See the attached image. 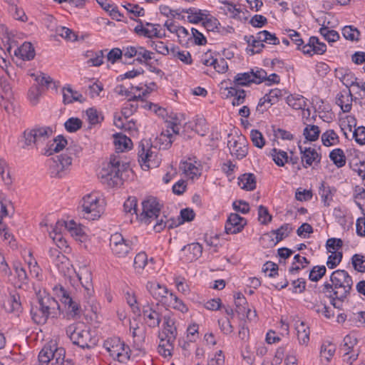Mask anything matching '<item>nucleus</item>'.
<instances>
[{"instance_id": "nucleus-49", "label": "nucleus", "mask_w": 365, "mask_h": 365, "mask_svg": "<svg viewBox=\"0 0 365 365\" xmlns=\"http://www.w3.org/2000/svg\"><path fill=\"white\" fill-rule=\"evenodd\" d=\"M250 138L253 145L259 148H262L265 144L263 135L258 130L253 129L250 133Z\"/></svg>"}, {"instance_id": "nucleus-22", "label": "nucleus", "mask_w": 365, "mask_h": 365, "mask_svg": "<svg viewBox=\"0 0 365 365\" xmlns=\"http://www.w3.org/2000/svg\"><path fill=\"white\" fill-rule=\"evenodd\" d=\"M238 184L242 189L252 191L256 188V177L253 173H244L238 178Z\"/></svg>"}, {"instance_id": "nucleus-18", "label": "nucleus", "mask_w": 365, "mask_h": 365, "mask_svg": "<svg viewBox=\"0 0 365 365\" xmlns=\"http://www.w3.org/2000/svg\"><path fill=\"white\" fill-rule=\"evenodd\" d=\"M356 99V98H353L350 89L347 91L344 90L337 94L336 103L340 106L344 113H349L352 108V101Z\"/></svg>"}, {"instance_id": "nucleus-12", "label": "nucleus", "mask_w": 365, "mask_h": 365, "mask_svg": "<svg viewBox=\"0 0 365 365\" xmlns=\"http://www.w3.org/2000/svg\"><path fill=\"white\" fill-rule=\"evenodd\" d=\"M140 141L138 146V161L143 163L147 168H150L152 167H157L159 164V161L157 160V155L150 150L149 143L147 140Z\"/></svg>"}, {"instance_id": "nucleus-30", "label": "nucleus", "mask_w": 365, "mask_h": 365, "mask_svg": "<svg viewBox=\"0 0 365 365\" xmlns=\"http://www.w3.org/2000/svg\"><path fill=\"white\" fill-rule=\"evenodd\" d=\"M270 155L273 161L279 167H283L286 163H289V156L287 152L277 148H273L270 151Z\"/></svg>"}, {"instance_id": "nucleus-14", "label": "nucleus", "mask_w": 365, "mask_h": 365, "mask_svg": "<svg viewBox=\"0 0 365 365\" xmlns=\"http://www.w3.org/2000/svg\"><path fill=\"white\" fill-rule=\"evenodd\" d=\"M146 289L155 299L163 304H167L169 298L167 294L169 293V290L165 286L161 285L157 282H148Z\"/></svg>"}, {"instance_id": "nucleus-31", "label": "nucleus", "mask_w": 365, "mask_h": 365, "mask_svg": "<svg viewBox=\"0 0 365 365\" xmlns=\"http://www.w3.org/2000/svg\"><path fill=\"white\" fill-rule=\"evenodd\" d=\"M293 228L290 224L284 223L277 230H272V233L275 235L276 242H279L287 237Z\"/></svg>"}, {"instance_id": "nucleus-62", "label": "nucleus", "mask_w": 365, "mask_h": 365, "mask_svg": "<svg viewBox=\"0 0 365 365\" xmlns=\"http://www.w3.org/2000/svg\"><path fill=\"white\" fill-rule=\"evenodd\" d=\"M232 207L236 212H241L242 214H247L250 210L249 203L242 200L235 201L232 203Z\"/></svg>"}, {"instance_id": "nucleus-60", "label": "nucleus", "mask_w": 365, "mask_h": 365, "mask_svg": "<svg viewBox=\"0 0 365 365\" xmlns=\"http://www.w3.org/2000/svg\"><path fill=\"white\" fill-rule=\"evenodd\" d=\"M278 269V265L271 261H267L264 264L262 267L263 272L267 273L268 271H269V273L268 274V277H274L276 275H277Z\"/></svg>"}, {"instance_id": "nucleus-19", "label": "nucleus", "mask_w": 365, "mask_h": 365, "mask_svg": "<svg viewBox=\"0 0 365 365\" xmlns=\"http://www.w3.org/2000/svg\"><path fill=\"white\" fill-rule=\"evenodd\" d=\"M62 91L63 103L65 105L72 103L74 101L83 103L86 101L82 94L78 93L77 91L73 90L70 85L64 86Z\"/></svg>"}, {"instance_id": "nucleus-1", "label": "nucleus", "mask_w": 365, "mask_h": 365, "mask_svg": "<svg viewBox=\"0 0 365 365\" xmlns=\"http://www.w3.org/2000/svg\"><path fill=\"white\" fill-rule=\"evenodd\" d=\"M330 282L323 284L322 292L330 299L334 308L341 309L343 302L351 290L352 278L346 270L337 269L331 273Z\"/></svg>"}, {"instance_id": "nucleus-10", "label": "nucleus", "mask_w": 365, "mask_h": 365, "mask_svg": "<svg viewBox=\"0 0 365 365\" xmlns=\"http://www.w3.org/2000/svg\"><path fill=\"white\" fill-rule=\"evenodd\" d=\"M358 343V339L354 334H347L343 339V344L341 345L340 350L344 351V356H348L344 359L349 365L356 361L359 354V350H354V346Z\"/></svg>"}, {"instance_id": "nucleus-55", "label": "nucleus", "mask_w": 365, "mask_h": 365, "mask_svg": "<svg viewBox=\"0 0 365 365\" xmlns=\"http://www.w3.org/2000/svg\"><path fill=\"white\" fill-rule=\"evenodd\" d=\"M13 269H14L19 280L23 283H26L28 280L27 273L25 269L22 267L20 262H14L13 264Z\"/></svg>"}, {"instance_id": "nucleus-32", "label": "nucleus", "mask_w": 365, "mask_h": 365, "mask_svg": "<svg viewBox=\"0 0 365 365\" xmlns=\"http://www.w3.org/2000/svg\"><path fill=\"white\" fill-rule=\"evenodd\" d=\"M168 306L172 307L173 309H177L182 313H185L188 311L187 307L184 302L175 296L173 292L169 293V298L166 304Z\"/></svg>"}, {"instance_id": "nucleus-48", "label": "nucleus", "mask_w": 365, "mask_h": 365, "mask_svg": "<svg viewBox=\"0 0 365 365\" xmlns=\"http://www.w3.org/2000/svg\"><path fill=\"white\" fill-rule=\"evenodd\" d=\"M343 257L342 252H331V255L328 257L327 265L329 269H334L341 261Z\"/></svg>"}, {"instance_id": "nucleus-20", "label": "nucleus", "mask_w": 365, "mask_h": 365, "mask_svg": "<svg viewBox=\"0 0 365 365\" xmlns=\"http://www.w3.org/2000/svg\"><path fill=\"white\" fill-rule=\"evenodd\" d=\"M77 277L86 294L91 296L93 292L91 272L86 268H83L77 273Z\"/></svg>"}, {"instance_id": "nucleus-16", "label": "nucleus", "mask_w": 365, "mask_h": 365, "mask_svg": "<svg viewBox=\"0 0 365 365\" xmlns=\"http://www.w3.org/2000/svg\"><path fill=\"white\" fill-rule=\"evenodd\" d=\"M326 51L327 45L323 42H320L317 36H311L309 42L302 48L303 53L310 56H312L314 54H324Z\"/></svg>"}, {"instance_id": "nucleus-47", "label": "nucleus", "mask_w": 365, "mask_h": 365, "mask_svg": "<svg viewBox=\"0 0 365 365\" xmlns=\"http://www.w3.org/2000/svg\"><path fill=\"white\" fill-rule=\"evenodd\" d=\"M138 200L135 197H129L123 204V209L126 213H130L131 215L138 213Z\"/></svg>"}, {"instance_id": "nucleus-25", "label": "nucleus", "mask_w": 365, "mask_h": 365, "mask_svg": "<svg viewBox=\"0 0 365 365\" xmlns=\"http://www.w3.org/2000/svg\"><path fill=\"white\" fill-rule=\"evenodd\" d=\"M336 191V190L335 187H331L327 185L324 181L321 182L319 194L320 195L325 206H329L330 202L332 201L333 196Z\"/></svg>"}, {"instance_id": "nucleus-15", "label": "nucleus", "mask_w": 365, "mask_h": 365, "mask_svg": "<svg viewBox=\"0 0 365 365\" xmlns=\"http://www.w3.org/2000/svg\"><path fill=\"white\" fill-rule=\"evenodd\" d=\"M59 295L61 297V302L67 306L68 315L72 318L80 317L81 307L79 304L73 300L68 292L63 287H61L59 289Z\"/></svg>"}, {"instance_id": "nucleus-50", "label": "nucleus", "mask_w": 365, "mask_h": 365, "mask_svg": "<svg viewBox=\"0 0 365 365\" xmlns=\"http://www.w3.org/2000/svg\"><path fill=\"white\" fill-rule=\"evenodd\" d=\"M258 220L262 225H267L272 220V216L264 205H259L258 207Z\"/></svg>"}, {"instance_id": "nucleus-7", "label": "nucleus", "mask_w": 365, "mask_h": 365, "mask_svg": "<svg viewBox=\"0 0 365 365\" xmlns=\"http://www.w3.org/2000/svg\"><path fill=\"white\" fill-rule=\"evenodd\" d=\"M103 346L109 352L110 355L120 362H124L130 358L128 350V346H125L123 341L119 338L110 339L105 341Z\"/></svg>"}, {"instance_id": "nucleus-34", "label": "nucleus", "mask_w": 365, "mask_h": 365, "mask_svg": "<svg viewBox=\"0 0 365 365\" xmlns=\"http://www.w3.org/2000/svg\"><path fill=\"white\" fill-rule=\"evenodd\" d=\"M66 351L63 347H57L56 344H51V365H59L60 362L65 358Z\"/></svg>"}, {"instance_id": "nucleus-41", "label": "nucleus", "mask_w": 365, "mask_h": 365, "mask_svg": "<svg viewBox=\"0 0 365 365\" xmlns=\"http://www.w3.org/2000/svg\"><path fill=\"white\" fill-rule=\"evenodd\" d=\"M83 121L76 117L69 118L65 123V129L68 133H75L82 128Z\"/></svg>"}, {"instance_id": "nucleus-27", "label": "nucleus", "mask_w": 365, "mask_h": 365, "mask_svg": "<svg viewBox=\"0 0 365 365\" xmlns=\"http://www.w3.org/2000/svg\"><path fill=\"white\" fill-rule=\"evenodd\" d=\"M252 71L237 73L233 80L235 86H249L254 83V79L252 76Z\"/></svg>"}, {"instance_id": "nucleus-58", "label": "nucleus", "mask_w": 365, "mask_h": 365, "mask_svg": "<svg viewBox=\"0 0 365 365\" xmlns=\"http://www.w3.org/2000/svg\"><path fill=\"white\" fill-rule=\"evenodd\" d=\"M341 82L348 88V90L353 86L360 87V84L357 82V78L350 71L346 73Z\"/></svg>"}, {"instance_id": "nucleus-35", "label": "nucleus", "mask_w": 365, "mask_h": 365, "mask_svg": "<svg viewBox=\"0 0 365 365\" xmlns=\"http://www.w3.org/2000/svg\"><path fill=\"white\" fill-rule=\"evenodd\" d=\"M303 135L307 141H316L320 135L319 128L315 125H308L304 129Z\"/></svg>"}, {"instance_id": "nucleus-45", "label": "nucleus", "mask_w": 365, "mask_h": 365, "mask_svg": "<svg viewBox=\"0 0 365 365\" xmlns=\"http://www.w3.org/2000/svg\"><path fill=\"white\" fill-rule=\"evenodd\" d=\"M178 222L176 223L173 219L165 222L163 219L161 218L160 220H157V222H155V224L153 225V228L155 232H160L166 227L168 229H173L178 227Z\"/></svg>"}, {"instance_id": "nucleus-54", "label": "nucleus", "mask_w": 365, "mask_h": 365, "mask_svg": "<svg viewBox=\"0 0 365 365\" xmlns=\"http://www.w3.org/2000/svg\"><path fill=\"white\" fill-rule=\"evenodd\" d=\"M180 218L178 219V225L185 222H191L195 217V213L192 209L187 207L180 210Z\"/></svg>"}, {"instance_id": "nucleus-46", "label": "nucleus", "mask_w": 365, "mask_h": 365, "mask_svg": "<svg viewBox=\"0 0 365 365\" xmlns=\"http://www.w3.org/2000/svg\"><path fill=\"white\" fill-rule=\"evenodd\" d=\"M327 269L324 265L314 266L309 272V279L312 282H318L325 275Z\"/></svg>"}, {"instance_id": "nucleus-23", "label": "nucleus", "mask_w": 365, "mask_h": 365, "mask_svg": "<svg viewBox=\"0 0 365 365\" xmlns=\"http://www.w3.org/2000/svg\"><path fill=\"white\" fill-rule=\"evenodd\" d=\"M4 307L8 312H19L21 309L20 296L18 293L10 294L4 303Z\"/></svg>"}, {"instance_id": "nucleus-2", "label": "nucleus", "mask_w": 365, "mask_h": 365, "mask_svg": "<svg viewBox=\"0 0 365 365\" xmlns=\"http://www.w3.org/2000/svg\"><path fill=\"white\" fill-rule=\"evenodd\" d=\"M38 306H31L30 310L31 319L37 324H44L50 317H56L59 314L60 305L50 295H38Z\"/></svg>"}, {"instance_id": "nucleus-59", "label": "nucleus", "mask_w": 365, "mask_h": 365, "mask_svg": "<svg viewBox=\"0 0 365 365\" xmlns=\"http://www.w3.org/2000/svg\"><path fill=\"white\" fill-rule=\"evenodd\" d=\"M148 263V256L145 252H141L136 255L134 259V267L143 269Z\"/></svg>"}, {"instance_id": "nucleus-44", "label": "nucleus", "mask_w": 365, "mask_h": 365, "mask_svg": "<svg viewBox=\"0 0 365 365\" xmlns=\"http://www.w3.org/2000/svg\"><path fill=\"white\" fill-rule=\"evenodd\" d=\"M44 88L40 87L38 85H33L29 90L28 98L33 105L38 103L41 93L43 92Z\"/></svg>"}, {"instance_id": "nucleus-6", "label": "nucleus", "mask_w": 365, "mask_h": 365, "mask_svg": "<svg viewBox=\"0 0 365 365\" xmlns=\"http://www.w3.org/2000/svg\"><path fill=\"white\" fill-rule=\"evenodd\" d=\"M142 212L137 215V220L142 224L149 225L153 222H157L160 214L163 205L158 199L150 196L144 200L142 203Z\"/></svg>"}, {"instance_id": "nucleus-9", "label": "nucleus", "mask_w": 365, "mask_h": 365, "mask_svg": "<svg viewBox=\"0 0 365 365\" xmlns=\"http://www.w3.org/2000/svg\"><path fill=\"white\" fill-rule=\"evenodd\" d=\"M82 207L85 212L86 219L96 220L98 219L103 212V207L98 205L99 200L96 196L93 195H87L83 198Z\"/></svg>"}, {"instance_id": "nucleus-13", "label": "nucleus", "mask_w": 365, "mask_h": 365, "mask_svg": "<svg viewBox=\"0 0 365 365\" xmlns=\"http://www.w3.org/2000/svg\"><path fill=\"white\" fill-rule=\"evenodd\" d=\"M247 220L237 213H231L225 222V230L228 235L237 234L244 229Z\"/></svg>"}, {"instance_id": "nucleus-33", "label": "nucleus", "mask_w": 365, "mask_h": 365, "mask_svg": "<svg viewBox=\"0 0 365 365\" xmlns=\"http://www.w3.org/2000/svg\"><path fill=\"white\" fill-rule=\"evenodd\" d=\"M322 144L326 147L339 143V138L337 133L332 129L327 130L322 135Z\"/></svg>"}, {"instance_id": "nucleus-40", "label": "nucleus", "mask_w": 365, "mask_h": 365, "mask_svg": "<svg viewBox=\"0 0 365 365\" xmlns=\"http://www.w3.org/2000/svg\"><path fill=\"white\" fill-rule=\"evenodd\" d=\"M137 53L138 57L135 61L139 63L147 65L153 58V53L143 46L138 47Z\"/></svg>"}, {"instance_id": "nucleus-56", "label": "nucleus", "mask_w": 365, "mask_h": 365, "mask_svg": "<svg viewBox=\"0 0 365 365\" xmlns=\"http://www.w3.org/2000/svg\"><path fill=\"white\" fill-rule=\"evenodd\" d=\"M364 257L359 254L354 255L351 258V263L354 268L359 272H365V266H364Z\"/></svg>"}, {"instance_id": "nucleus-43", "label": "nucleus", "mask_w": 365, "mask_h": 365, "mask_svg": "<svg viewBox=\"0 0 365 365\" xmlns=\"http://www.w3.org/2000/svg\"><path fill=\"white\" fill-rule=\"evenodd\" d=\"M110 249L114 255L120 258L125 257L129 253L131 248L129 244L125 240L119 244L118 245H115L114 247H112V248Z\"/></svg>"}, {"instance_id": "nucleus-51", "label": "nucleus", "mask_w": 365, "mask_h": 365, "mask_svg": "<svg viewBox=\"0 0 365 365\" xmlns=\"http://www.w3.org/2000/svg\"><path fill=\"white\" fill-rule=\"evenodd\" d=\"M167 133H162L159 140V143L160 145V148L163 150H167L170 148L172 143L173 142V135L170 133L169 130H166Z\"/></svg>"}, {"instance_id": "nucleus-38", "label": "nucleus", "mask_w": 365, "mask_h": 365, "mask_svg": "<svg viewBox=\"0 0 365 365\" xmlns=\"http://www.w3.org/2000/svg\"><path fill=\"white\" fill-rule=\"evenodd\" d=\"M38 362L40 365H49L51 364V344L45 345L38 356Z\"/></svg>"}, {"instance_id": "nucleus-36", "label": "nucleus", "mask_w": 365, "mask_h": 365, "mask_svg": "<svg viewBox=\"0 0 365 365\" xmlns=\"http://www.w3.org/2000/svg\"><path fill=\"white\" fill-rule=\"evenodd\" d=\"M202 25L207 31L217 32L220 23L216 17L205 14Z\"/></svg>"}, {"instance_id": "nucleus-52", "label": "nucleus", "mask_w": 365, "mask_h": 365, "mask_svg": "<svg viewBox=\"0 0 365 365\" xmlns=\"http://www.w3.org/2000/svg\"><path fill=\"white\" fill-rule=\"evenodd\" d=\"M274 234L272 233V231L267 233H264L260 237V244L264 248H271L274 247L277 242H276V239L273 238Z\"/></svg>"}, {"instance_id": "nucleus-39", "label": "nucleus", "mask_w": 365, "mask_h": 365, "mask_svg": "<svg viewBox=\"0 0 365 365\" xmlns=\"http://www.w3.org/2000/svg\"><path fill=\"white\" fill-rule=\"evenodd\" d=\"M244 40L252 48H256V52L257 53H261L262 49L265 47V45L263 43L262 38H260L259 32L257 34L256 38H255L253 35L245 36Z\"/></svg>"}, {"instance_id": "nucleus-64", "label": "nucleus", "mask_w": 365, "mask_h": 365, "mask_svg": "<svg viewBox=\"0 0 365 365\" xmlns=\"http://www.w3.org/2000/svg\"><path fill=\"white\" fill-rule=\"evenodd\" d=\"M353 137L358 144L365 145V127L359 126L356 128L353 132Z\"/></svg>"}, {"instance_id": "nucleus-37", "label": "nucleus", "mask_w": 365, "mask_h": 365, "mask_svg": "<svg viewBox=\"0 0 365 365\" xmlns=\"http://www.w3.org/2000/svg\"><path fill=\"white\" fill-rule=\"evenodd\" d=\"M360 34V31L354 26H345L342 29V35L346 40L359 41Z\"/></svg>"}, {"instance_id": "nucleus-17", "label": "nucleus", "mask_w": 365, "mask_h": 365, "mask_svg": "<svg viewBox=\"0 0 365 365\" xmlns=\"http://www.w3.org/2000/svg\"><path fill=\"white\" fill-rule=\"evenodd\" d=\"M299 149L301 154L302 162L305 161L306 164H303V166L307 168L308 166H311L314 162L319 163L322 158V155L318 153L315 149L312 148H303L299 145Z\"/></svg>"}, {"instance_id": "nucleus-28", "label": "nucleus", "mask_w": 365, "mask_h": 365, "mask_svg": "<svg viewBox=\"0 0 365 365\" xmlns=\"http://www.w3.org/2000/svg\"><path fill=\"white\" fill-rule=\"evenodd\" d=\"M329 158L333 163L339 168L346 165V156L342 149L335 148L329 153Z\"/></svg>"}, {"instance_id": "nucleus-42", "label": "nucleus", "mask_w": 365, "mask_h": 365, "mask_svg": "<svg viewBox=\"0 0 365 365\" xmlns=\"http://www.w3.org/2000/svg\"><path fill=\"white\" fill-rule=\"evenodd\" d=\"M287 103L294 110L304 109L306 101L303 96L295 98L293 95H289L286 98Z\"/></svg>"}, {"instance_id": "nucleus-3", "label": "nucleus", "mask_w": 365, "mask_h": 365, "mask_svg": "<svg viewBox=\"0 0 365 365\" xmlns=\"http://www.w3.org/2000/svg\"><path fill=\"white\" fill-rule=\"evenodd\" d=\"M127 169V164L121 163L120 157L111 155L107 167L102 168L99 177L103 183L110 187L118 186L122 184V173Z\"/></svg>"}, {"instance_id": "nucleus-26", "label": "nucleus", "mask_w": 365, "mask_h": 365, "mask_svg": "<svg viewBox=\"0 0 365 365\" xmlns=\"http://www.w3.org/2000/svg\"><path fill=\"white\" fill-rule=\"evenodd\" d=\"M181 250L188 252L187 259L192 262L201 256L202 252V246L197 242L191 243L184 246Z\"/></svg>"}, {"instance_id": "nucleus-5", "label": "nucleus", "mask_w": 365, "mask_h": 365, "mask_svg": "<svg viewBox=\"0 0 365 365\" xmlns=\"http://www.w3.org/2000/svg\"><path fill=\"white\" fill-rule=\"evenodd\" d=\"M164 324L163 330L162 334H159L161 341L167 340V346L168 348L165 349V345L160 344L158 346V352L160 354L167 356L172 355V351L173 349V343L177 336V328L175 326V320L172 319L170 316L165 315L163 317Z\"/></svg>"}, {"instance_id": "nucleus-61", "label": "nucleus", "mask_w": 365, "mask_h": 365, "mask_svg": "<svg viewBox=\"0 0 365 365\" xmlns=\"http://www.w3.org/2000/svg\"><path fill=\"white\" fill-rule=\"evenodd\" d=\"M259 35H263L264 38L262 42H265L272 45L279 44V40L274 34H272L267 30H263L259 32Z\"/></svg>"}, {"instance_id": "nucleus-8", "label": "nucleus", "mask_w": 365, "mask_h": 365, "mask_svg": "<svg viewBox=\"0 0 365 365\" xmlns=\"http://www.w3.org/2000/svg\"><path fill=\"white\" fill-rule=\"evenodd\" d=\"M72 163V158L67 154L56 155L50 160L49 173L52 178H61L66 174V170Z\"/></svg>"}, {"instance_id": "nucleus-21", "label": "nucleus", "mask_w": 365, "mask_h": 365, "mask_svg": "<svg viewBox=\"0 0 365 365\" xmlns=\"http://www.w3.org/2000/svg\"><path fill=\"white\" fill-rule=\"evenodd\" d=\"M35 49L29 42H24L14 51V55L24 61H31L35 57Z\"/></svg>"}, {"instance_id": "nucleus-63", "label": "nucleus", "mask_w": 365, "mask_h": 365, "mask_svg": "<svg viewBox=\"0 0 365 365\" xmlns=\"http://www.w3.org/2000/svg\"><path fill=\"white\" fill-rule=\"evenodd\" d=\"M343 246V241L340 238H329L327 240L326 247L328 252H331V250L337 251Z\"/></svg>"}, {"instance_id": "nucleus-11", "label": "nucleus", "mask_w": 365, "mask_h": 365, "mask_svg": "<svg viewBox=\"0 0 365 365\" xmlns=\"http://www.w3.org/2000/svg\"><path fill=\"white\" fill-rule=\"evenodd\" d=\"M51 133L52 130L49 127H42L26 129L24 130L23 135L25 139V144L26 145H31L45 140Z\"/></svg>"}, {"instance_id": "nucleus-29", "label": "nucleus", "mask_w": 365, "mask_h": 365, "mask_svg": "<svg viewBox=\"0 0 365 365\" xmlns=\"http://www.w3.org/2000/svg\"><path fill=\"white\" fill-rule=\"evenodd\" d=\"M114 143L116 146L117 150H120L121 152L125 150L130 149L132 145V141L130 138L121 133H116L113 135Z\"/></svg>"}, {"instance_id": "nucleus-4", "label": "nucleus", "mask_w": 365, "mask_h": 365, "mask_svg": "<svg viewBox=\"0 0 365 365\" xmlns=\"http://www.w3.org/2000/svg\"><path fill=\"white\" fill-rule=\"evenodd\" d=\"M83 324H71L66 329V334L72 342L81 349H91L96 345L95 338L92 337L89 329H82Z\"/></svg>"}, {"instance_id": "nucleus-24", "label": "nucleus", "mask_w": 365, "mask_h": 365, "mask_svg": "<svg viewBox=\"0 0 365 365\" xmlns=\"http://www.w3.org/2000/svg\"><path fill=\"white\" fill-rule=\"evenodd\" d=\"M67 144V140L62 135H59L54 138L53 142L49 145L48 148L46 150L44 154L47 156H50L54 153H58L62 150Z\"/></svg>"}, {"instance_id": "nucleus-57", "label": "nucleus", "mask_w": 365, "mask_h": 365, "mask_svg": "<svg viewBox=\"0 0 365 365\" xmlns=\"http://www.w3.org/2000/svg\"><path fill=\"white\" fill-rule=\"evenodd\" d=\"M0 88L2 91V93L0 94V98L4 99L5 98H9L12 95L11 86L9 83L4 78L0 77Z\"/></svg>"}, {"instance_id": "nucleus-53", "label": "nucleus", "mask_w": 365, "mask_h": 365, "mask_svg": "<svg viewBox=\"0 0 365 365\" xmlns=\"http://www.w3.org/2000/svg\"><path fill=\"white\" fill-rule=\"evenodd\" d=\"M86 114L88 121L91 125L100 123L103 120V116L100 115L98 110L94 108H89L86 110Z\"/></svg>"}]
</instances>
